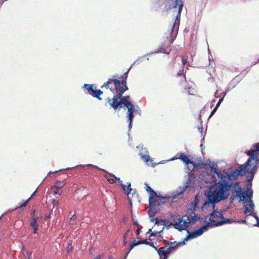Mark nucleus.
I'll use <instances>...</instances> for the list:
<instances>
[{
  "label": "nucleus",
  "instance_id": "nucleus-1",
  "mask_svg": "<svg viewBox=\"0 0 259 259\" xmlns=\"http://www.w3.org/2000/svg\"><path fill=\"white\" fill-rule=\"evenodd\" d=\"M245 153L249 156L248 159L245 164L240 165L234 170L231 171L228 177L230 179H235L239 176L246 174L250 175L246 176L248 184L246 191L242 192L241 187L239 186V182L236 183L234 187H237L235 192L236 196L239 198V202H249V206L253 208L254 204L251 200L253 193L248 191L251 187V182L259 167V143L254 144L250 150L245 151Z\"/></svg>",
  "mask_w": 259,
  "mask_h": 259
},
{
  "label": "nucleus",
  "instance_id": "nucleus-2",
  "mask_svg": "<svg viewBox=\"0 0 259 259\" xmlns=\"http://www.w3.org/2000/svg\"><path fill=\"white\" fill-rule=\"evenodd\" d=\"M129 70L124 73L120 77L118 75H114L112 78H109L106 82H105L101 88H105L109 89L114 94L112 99L109 97L106 98L108 104L114 110L120 109L122 105L127 109V116L128 118L129 128H132L134 113L136 111L135 106L131 101H129L130 96H123L124 93L128 90L126 84L127 75Z\"/></svg>",
  "mask_w": 259,
  "mask_h": 259
},
{
  "label": "nucleus",
  "instance_id": "nucleus-3",
  "mask_svg": "<svg viewBox=\"0 0 259 259\" xmlns=\"http://www.w3.org/2000/svg\"><path fill=\"white\" fill-rule=\"evenodd\" d=\"M232 184L225 181L219 183L218 187L213 191H210L207 196V200L206 201L201 207L202 210L207 207H212L213 209L215 204L222 200L227 198Z\"/></svg>",
  "mask_w": 259,
  "mask_h": 259
},
{
  "label": "nucleus",
  "instance_id": "nucleus-4",
  "mask_svg": "<svg viewBox=\"0 0 259 259\" xmlns=\"http://www.w3.org/2000/svg\"><path fill=\"white\" fill-rule=\"evenodd\" d=\"M195 206L193 207V209H191L189 215H184L182 218L177 219V220L174 219L175 222L173 226L175 228L180 231L185 230L190 225L192 226L200 220V215L195 214Z\"/></svg>",
  "mask_w": 259,
  "mask_h": 259
},
{
  "label": "nucleus",
  "instance_id": "nucleus-5",
  "mask_svg": "<svg viewBox=\"0 0 259 259\" xmlns=\"http://www.w3.org/2000/svg\"><path fill=\"white\" fill-rule=\"evenodd\" d=\"M183 6L182 0H157L154 3V9L156 11L164 13L171 8H178V14L180 15Z\"/></svg>",
  "mask_w": 259,
  "mask_h": 259
},
{
  "label": "nucleus",
  "instance_id": "nucleus-6",
  "mask_svg": "<svg viewBox=\"0 0 259 259\" xmlns=\"http://www.w3.org/2000/svg\"><path fill=\"white\" fill-rule=\"evenodd\" d=\"M149 203L150 206L149 211H152V213L154 214L156 210L155 208L153 209V207L156 205H160L161 203H165L162 200L164 199L166 197L157 195L153 190L149 193Z\"/></svg>",
  "mask_w": 259,
  "mask_h": 259
},
{
  "label": "nucleus",
  "instance_id": "nucleus-7",
  "mask_svg": "<svg viewBox=\"0 0 259 259\" xmlns=\"http://www.w3.org/2000/svg\"><path fill=\"white\" fill-rule=\"evenodd\" d=\"M88 92V93L93 97L97 98L99 100H102V99L100 96L103 94V92L100 90H97L93 84H84L83 85Z\"/></svg>",
  "mask_w": 259,
  "mask_h": 259
},
{
  "label": "nucleus",
  "instance_id": "nucleus-8",
  "mask_svg": "<svg viewBox=\"0 0 259 259\" xmlns=\"http://www.w3.org/2000/svg\"><path fill=\"white\" fill-rule=\"evenodd\" d=\"M208 227V225H206L205 226H203L199 229L197 230H194L193 232H189L187 231L188 233V236L185 238V241L187 240V239H193L196 238L198 236H201L205 231L207 230V228Z\"/></svg>",
  "mask_w": 259,
  "mask_h": 259
},
{
  "label": "nucleus",
  "instance_id": "nucleus-9",
  "mask_svg": "<svg viewBox=\"0 0 259 259\" xmlns=\"http://www.w3.org/2000/svg\"><path fill=\"white\" fill-rule=\"evenodd\" d=\"M157 252L160 259H167L169 252L166 250V246L161 247L157 249Z\"/></svg>",
  "mask_w": 259,
  "mask_h": 259
},
{
  "label": "nucleus",
  "instance_id": "nucleus-10",
  "mask_svg": "<svg viewBox=\"0 0 259 259\" xmlns=\"http://www.w3.org/2000/svg\"><path fill=\"white\" fill-rule=\"evenodd\" d=\"M179 158L184 162L186 163L187 165L192 164L194 166V167L197 166V164L194 162L191 161L188 157L184 153H181L180 154V156Z\"/></svg>",
  "mask_w": 259,
  "mask_h": 259
},
{
  "label": "nucleus",
  "instance_id": "nucleus-11",
  "mask_svg": "<svg viewBox=\"0 0 259 259\" xmlns=\"http://www.w3.org/2000/svg\"><path fill=\"white\" fill-rule=\"evenodd\" d=\"M222 220H223L222 221L216 222L212 219H209V221L211 223H215L214 226H220L226 223H232L233 222H236L232 219H225L224 218V219H222Z\"/></svg>",
  "mask_w": 259,
  "mask_h": 259
},
{
  "label": "nucleus",
  "instance_id": "nucleus-12",
  "mask_svg": "<svg viewBox=\"0 0 259 259\" xmlns=\"http://www.w3.org/2000/svg\"><path fill=\"white\" fill-rule=\"evenodd\" d=\"M38 220V217H33L32 218V220L30 223V226L33 229V234L37 233V231L38 230V225L37 224V220Z\"/></svg>",
  "mask_w": 259,
  "mask_h": 259
},
{
  "label": "nucleus",
  "instance_id": "nucleus-13",
  "mask_svg": "<svg viewBox=\"0 0 259 259\" xmlns=\"http://www.w3.org/2000/svg\"><path fill=\"white\" fill-rule=\"evenodd\" d=\"M36 192H37V190H36L33 193V194L31 195V196L30 197V198L29 199L24 201V202L23 203H21L20 206H18L16 207L14 209V210H16L21 207L25 206L28 203L29 200L36 195Z\"/></svg>",
  "mask_w": 259,
  "mask_h": 259
},
{
  "label": "nucleus",
  "instance_id": "nucleus-14",
  "mask_svg": "<svg viewBox=\"0 0 259 259\" xmlns=\"http://www.w3.org/2000/svg\"><path fill=\"white\" fill-rule=\"evenodd\" d=\"M165 45H162L159 46L158 48V52L164 53L166 54H169L170 52V49L169 47H165Z\"/></svg>",
  "mask_w": 259,
  "mask_h": 259
},
{
  "label": "nucleus",
  "instance_id": "nucleus-15",
  "mask_svg": "<svg viewBox=\"0 0 259 259\" xmlns=\"http://www.w3.org/2000/svg\"><path fill=\"white\" fill-rule=\"evenodd\" d=\"M32 252L31 251L23 252L19 255L20 259H30L31 257Z\"/></svg>",
  "mask_w": 259,
  "mask_h": 259
},
{
  "label": "nucleus",
  "instance_id": "nucleus-16",
  "mask_svg": "<svg viewBox=\"0 0 259 259\" xmlns=\"http://www.w3.org/2000/svg\"><path fill=\"white\" fill-rule=\"evenodd\" d=\"M210 215L211 217H212L213 218H221L222 220V219H224V216L222 212H219L216 210H213L212 212L210 213Z\"/></svg>",
  "mask_w": 259,
  "mask_h": 259
},
{
  "label": "nucleus",
  "instance_id": "nucleus-17",
  "mask_svg": "<svg viewBox=\"0 0 259 259\" xmlns=\"http://www.w3.org/2000/svg\"><path fill=\"white\" fill-rule=\"evenodd\" d=\"M178 246V243L176 241L171 242L170 245L169 247L166 246V249L169 252V254L171 253L173 249H175Z\"/></svg>",
  "mask_w": 259,
  "mask_h": 259
},
{
  "label": "nucleus",
  "instance_id": "nucleus-18",
  "mask_svg": "<svg viewBox=\"0 0 259 259\" xmlns=\"http://www.w3.org/2000/svg\"><path fill=\"white\" fill-rule=\"evenodd\" d=\"M121 186V187H122V189L124 191H126V193L127 195H129L130 194L131 191L132 190V189L131 188V183H128V184L127 186V187L125 185H124V184H123Z\"/></svg>",
  "mask_w": 259,
  "mask_h": 259
},
{
  "label": "nucleus",
  "instance_id": "nucleus-19",
  "mask_svg": "<svg viewBox=\"0 0 259 259\" xmlns=\"http://www.w3.org/2000/svg\"><path fill=\"white\" fill-rule=\"evenodd\" d=\"M155 224L157 225L158 226L161 225L162 223H163V225L165 226L168 222L165 220L158 219L157 218L155 219Z\"/></svg>",
  "mask_w": 259,
  "mask_h": 259
},
{
  "label": "nucleus",
  "instance_id": "nucleus-20",
  "mask_svg": "<svg viewBox=\"0 0 259 259\" xmlns=\"http://www.w3.org/2000/svg\"><path fill=\"white\" fill-rule=\"evenodd\" d=\"M223 99H221L219 100V101L218 102V103L217 104L215 108L212 110V111H211L210 115H209V117H210L211 116H212L214 114V113L216 112L218 108L219 107L220 104H221V102H222Z\"/></svg>",
  "mask_w": 259,
  "mask_h": 259
},
{
  "label": "nucleus",
  "instance_id": "nucleus-21",
  "mask_svg": "<svg viewBox=\"0 0 259 259\" xmlns=\"http://www.w3.org/2000/svg\"><path fill=\"white\" fill-rule=\"evenodd\" d=\"M185 90H187V93L189 95H195V90L192 88H185L184 89Z\"/></svg>",
  "mask_w": 259,
  "mask_h": 259
},
{
  "label": "nucleus",
  "instance_id": "nucleus-22",
  "mask_svg": "<svg viewBox=\"0 0 259 259\" xmlns=\"http://www.w3.org/2000/svg\"><path fill=\"white\" fill-rule=\"evenodd\" d=\"M65 185L64 182H57L56 184L54 186L55 188L59 189L62 188Z\"/></svg>",
  "mask_w": 259,
  "mask_h": 259
},
{
  "label": "nucleus",
  "instance_id": "nucleus-23",
  "mask_svg": "<svg viewBox=\"0 0 259 259\" xmlns=\"http://www.w3.org/2000/svg\"><path fill=\"white\" fill-rule=\"evenodd\" d=\"M187 187H188V186L187 185H185L182 188H180V190L179 191H178L177 192V194L178 195L183 194L184 193V192L185 191V190H186V189H187Z\"/></svg>",
  "mask_w": 259,
  "mask_h": 259
},
{
  "label": "nucleus",
  "instance_id": "nucleus-24",
  "mask_svg": "<svg viewBox=\"0 0 259 259\" xmlns=\"http://www.w3.org/2000/svg\"><path fill=\"white\" fill-rule=\"evenodd\" d=\"M140 243L141 242H140V241H137L136 240H134L130 246V250H132L135 246L140 245Z\"/></svg>",
  "mask_w": 259,
  "mask_h": 259
},
{
  "label": "nucleus",
  "instance_id": "nucleus-25",
  "mask_svg": "<svg viewBox=\"0 0 259 259\" xmlns=\"http://www.w3.org/2000/svg\"><path fill=\"white\" fill-rule=\"evenodd\" d=\"M250 215H251L252 217H253L256 220V221H257V226L259 227V218L258 217V216L254 212H251L250 213Z\"/></svg>",
  "mask_w": 259,
  "mask_h": 259
},
{
  "label": "nucleus",
  "instance_id": "nucleus-26",
  "mask_svg": "<svg viewBox=\"0 0 259 259\" xmlns=\"http://www.w3.org/2000/svg\"><path fill=\"white\" fill-rule=\"evenodd\" d=\"M214 172L217 174L218 177H221V179L223 178L222 176L221 175V174L220 172V171L216 167L214 168Z\"/></svg>",
  "mask_w": 259,
  "mask_h": 259
},
{
  "label": "nucleus",
  "instance_id": "nucleus-27",
  "mask_svg": "<svg viewBox=\"0 0 259 259\" xmlns=\"http://www.w3.org/2000/svg\"><path fill=\"white\" fill-rule=\"evenodd\" d=\"M113 177L115 178V182H116L119 184L120 185L122 184V181L120 179V178L115 177L114 175H113Z\"/></svg>",
  "mask_w": 259,
  "mask_h": 259
},
{
  "label": "nucleus",
  "instance_id": "nucleus-28",
  "mask_svg": "<svg viewBox=\"0 0 259 259\" xmlns=\"http://www.w3.org/2000/svg\"><path fill=\"white\" fill-rule=\"evenodd\" d=\"M177 75L178 76H182L184 79L185 80H186V76H185V74L183 73V72H181V71H180L179 72H178L177 73Z\"/></svg>",
  "mask_w": 259,
  "mask_h": 259
},
{
  "label": "nucleus",
  "instance_id": "nucleus-29",
  "mask_svg": "<svg viewBox=\"0 0 259 259\" xmlns=\"http://www.w3.org/2000/svg\"><path fill=\"white\" fill-rule=\"evenodd\" d=\"M140 244H145L146 245L150 244V242H148L147 239H144L143 240L140 241Z\"/></svg>",
  "mask_w": 259,
  "mask_h": 259
},
{
  "label": "nucleus",
  "instance_id": "nucleus-30",
  "mask_svg": "<svg viewBox=\"0 0 259 259\" xmlns=\"http://www.w3.org/2000/svg\"><path fill=\"white\" fill-rule=\"evenodd\" d=\"M162 231V229L158 232H151V234H150V237H152V236H156V234L157 233H160L161 231Z\"/></svg>",
  "mask_w": 259,
  "mask_h": 259
},
{
  "label": "nucleus",
  "instance_id": "nucleus-31",
  "mask_svg": "<svg viewBox=\"0 0 259 259\" xmlns=\"http://www.w3.org/2000/svg\"><path fill=\"white\" fill-rule=\"evenodd\" d=\"M187 59L185 56H183L182 57V62L183 63V65L186 64H187Z\"/></svg>",
  "mask_w": 259,
  "mask_h": 259
},
{
  "label": "nucleus",
  "instance_id": "nucleus-32",
  "mask_svg": "<svg viewBox=\"0 0 259 259\" xmlns=\"http://www.w3.org/2000/svg\"><path fill=\"white\" fill-rule=\"evenodd\" d=\"M145 188H146V191L147 192H148V193L152 190V188L147 184H146Z\"/></svg>",
  "mask_w": 259,
  "mask_h": 259
},
{
  "label": "nucleus",
  "instance_id": "nucleus-33",
  "mask_svg": "<svg viewBox=\"0 0 259 259\" xmlns=\"http://www.w3.org/2000/svg\"><path fill=\"white\" fill-rule=\"evenodd\" d=\"M130 232V230H127L125 233L124 234V236H123V237H124V244L126 243V241H125V239H126V235L128 234V233Z\"/></svg>",
  "mask_w": 259,
  "mask_h": 259
},
{
  "label": "nucleus",
  "instance_id": "nucleus-34",
  "mask_svg": "<svg viewBox=\"0 0 259 259\" xmlns=\"http://www.w3.org/2000/svg\"><path fill=\"white\" fill-rule=\"evenodd\" d=\"M148 245L152 247L153 248H154L156 251H157V249H158L156 246H154V244L153 242H150V244H148Z\"/></svg>",
  "mask_w": 259,
  "mask_h": 259
},
{
  "label": "nucleus",
  "instance_id": "nucleus-35",
  "mask_svg": "<svg viewBox=\"0 0 259 259\" xmlns=\"http://www.w3.org/2000/svg\"><path fill=\"white\" fill-rule=\"evenodd\" d=\"M249 211V210L248 208L247 207V206H245V210H244V213L245 214H246Z\"/></svg>",
  "mask_w": 259,
  "mask_h": 259
},
{
  "label": "nucleus",
  "instance_id": "nucleus-36",
  "mask_svg": "<svg viewBox=\"0 0 259 259\" xmlns=\"http://www.w3.org/2000/svg\"><path fill=\"white\" fill-rule=\"evenodd\" d=\"M163 242L165 245H169V241L166 240H163Z\"/></svg>",
  "mask_w": 259,
  "mask_h": 259
},
{
  "label": "nucleus",
  "instance_id": "nucleus-37",
  "mask_svg": "<svg viewBox=\"0 0 259 259\" xmlns=\"http://www.w3.org/2000/svg\"><path fill=\"white\" fill-rule=\"evenodd\" d=\"M108 182L112 184L115 182V180H114L113 179H108Z\"/></svg>",
  "mask_w": 259,
  "mask_h": 259
},
{
  "label": "nucleus",
  "instance_id": "nucleus-38",
  "mask_svg": "<svg viewBox=\"0 0 259 259\" xmlns=\"http://www.w3.org/2000/svg\"><path fill=\"white\" fill-rule=\"evenodd\" d=\"M53 204L54 205V206L56 205H58V202L57 201H56L55 200H53Z\"/></svg>",
  "mask_w": 259,
  "mask_h": 259
},
{
  "label": "nucleus",
  "instance_id": "nucleus-39",
  "mask_svg": "<svg viewBox=\"0 0 259 259\" xmlns=\"http://www.w3.org/2000/svg\"><path fill=\"white\" fill-rule=\"evenodd\" d=\"M141 233V230L140 229H137L136 230V234L138 235Z\"/></svg>",
  "mask_w": 259,
  "mask_h": 259
},
{
  "label": "nucleus",
  "instance_id": "nucleus-40",
  "mask_svg": "<svg viewBox=\"0 0 259 259\" xmlns=\"http://www.w3.org/2000/svg\"><path fill=\"white\" fill-rule=\"evenodd\" d=\"M51 218V215L49 214H46L45 215V219L47 220V219H49V218Z\"/></svg>",
  "mask_w": 259,
  "mask_h": 259
},
{
  "label": "nucleus",
  "instance_id": "nucleus-41",
  "mask_svg": "<svg viewBox=\"0 0 259 259\" xmlns=\"http://www.w3.org/2000/svg\"><path fill=\"white\" fill-rule=\"evenodd\" d=\"M75 217V215L74 214L72 216V217L70 218V221H71L72 220L73 221L74 220V218Z\"/></svg>",
  "mask_w": 259,
  "mask_h": 259
},
{
  "label": "nucleus",
  "instance_id": "nucleus-42",
  "mask_svg": "<svg viewBox=\"0 0 259 259\" xmlns=\"http://www.w3.org/2000/svg\"><path fill=\"white\" fill-rule=\"evenodd\" d=\"M55 194H59V195H61V192H60L59 191H55Z\"/></svg>",
  "mask_w": 259,
  "mask_h": 259
},
{
  "label": "nucleus",
  "instance_id": "nucleus-43",
  "mask_svg": "<svg viewBox=\"0 0 259 259\" xmlns=\"http://www.w3.org/2000/svg\"><path fill=\"white\" fill-rule=\"evenodd\" d=\"M134 225L137 226H139V224H138V223L137 222H134Z\"/></svg>",
  "mask_w": 259,
  "mask_h": 259
},
{
  "label": "nucleus",
  "instance_id": "nucleus-44",
  "mask_svg": "<svg viewBox=\"0 0 259 259\" xmlns=\"http://www.w3.org/2000/svg\"><path fill=\"white\" fill-rule=\"evenodd\" d=\"M174 216H175L174 214H173V213H170V217H171V218H173L174 217Z\"/></svg>",
  "mask_w": 259,
  "mask_h": 259
},
{
  "label": "nucleus",
  "instance_id": "nucleus-45",
  "mask_svg": "<svg viewBox=\"0 0 259 259\" xmlns=\"http://www.w3.org/2000/svg\"><path fill=\"white\" fill-rule=\"evenodd\" d=\"M151 231V229H149V230H148V231L147 232V233H150Z\"/></svg>",
  "mask_w": 259,
  "mask_h": 259
},
{
  "label": "nucleus",
  "instance_id": "nucleus-46",
  "mask_svg": "<svg viewBox=\"0 0 259 259\" xmlns=\"http://www.w3.org/2000/svg\"><path fill=\"white\" fill-rule=\"evenodd\" d=\"M94 259H101L99 256L95 258Z\"/></svg>",
  "mask_w": 259,
  "mask_h": 259
},
{
  "label": "nucleus",
  "instance_id": "nucleus-47",
  "mask_svg": "<svg viewBox=\"0 0 259 259\" xmlns=\"http://www.w3.org/2000/svg\"><path fill=\"white\" fill-rule=\"evenodd\" d=\"M245 221V220L241 221V223H243V222H244Z\"/></svg>",
  "mask_w": 259,
  "mask_h": 259
},
{
  "label": "nucleus",
  "instance_id": "nucleus-48",
  "mask_svg": "<svg viewBox=\"0 0 259 259\" xmlns=\"http://www.w3.org/2000/svg\"><path fill=\"white\" fill-rule=\"evenodd\" d=\"M3 215H1L0 216V220L1 219Z\"/></svg>",
  "mask_w": 259,
  "mask_h": 259
},
{
  "label": "nucleus",
  "instance_id": "nucleus-49",
  "mask_svg": "<svg viewBox=\"0 0 259 259\" xmlns=\"http://www.w3.org/2000/svg\"><path fill=\"white\" fill-rule=\"evenodd\" d=\"M77 193H78V192H77V191H76V192H75V194H77Z\"/></svg>",
  "mask_w": 259,
  "mask_h": 259
}]
</instances>
